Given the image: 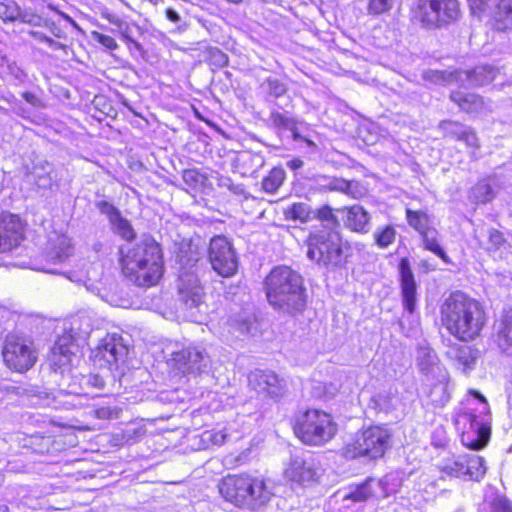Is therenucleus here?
I'll return each mask as SVG.
<instances>
[{
    "mask_svg": "<svg viewBox=\"0 0 512 512\" xmlns=\"http://www.w3.org/2000/svg\"><path fill=\"white\" fill-rule=\"evenodd\" d=\"M486 320L482 305L460 291L452 293L441 306L443 326L462 342L479 337Z\"/></svg>",
    "mask_w": 512,
    "mask_h": 512,
    "instance_id": "nucleus-1",
    "label": "nucleus"
},
{
    "mask_svg": "<svg viewBox=\"0 0 512 512\" xmlns=\"http://www.w3.org/2000/svg\"><path fill=\"white\" fill-rule=\"evenodd\" d=\"M123 275L139 287H151L163 274L160 245L149 235H143L132 247L121 248Z\"/></svg>",
    "mask_w": 512,
    "mask_h": 512,
    "instance_id": "nucleus-2",
    "label": "nucleus"
},
{
    "mask_svg": "<svg viewBox=\"0 0 512 512\" xmlns=\"http://www.w3.org/2000/svg\"><path fill=\"white\" fill-rule=\"evenodd\" d=\"M218 489L225 501L252 512L264 509L275 495L268 479L248 473L228 474Z\"/></svg>",
    "mask_w": 512,
    "mask_h": 512,
    "instance_id": "nucleus-3",
    "label": "nucleus"
},
{
    "mask_svg": "<svg viewBox=\"0 0 512 512\" xmlns=\"http://www.w3.org/2000/svg\"><path fill=\"white\" fill-rule=\"evenodd\" d=\"M264 288L269 304L279 312L293 315L306 306L303 278L289 266L274 267L264 280Z\"/></svg>",
    "mask_w": 512,
    "mask_h": 512,
    "instance_id": "nucleus-4",
    "label": "nucleus"
},
{
    "mask_svg": "<svg viewBox=\"0 0 512 512\" xmlns=\"http://www.w3.org/2000/svg\"><path fill=\"white\" fill-rule=\"evenodd\" d=\"M201 253L191 241H182L176 253V259L181 266L178 279L180 301L188 308L198 307L203 300L204 292L200 281L192 269L200 260Z\"/></svg>",
    "mask_w": 512,
    "mask_h": 512,
    "instance_id": "nucleus-5",
    "label": "nucleus"
},
{
    "mask_svg": "<svg viewBox=\"0 0 512 512\" xmlns=\"http://www.w3.org/2000/svg\"><path fill=\"white\" fill-rule=\"evenodd\" d=\"M294 432L303 443L319 446L335 436L337 425L333 422L330 414L317 409H309L297 417Z\"/></svg>",
    "mask_w": 512,
    "mask_h": 512,
    "instance_id": "nucleus-6",
    "label": "nucleus"
},
{
    "mask_svg": "<svg viewBox=\"0 0 512 512\" xmlns=\"http://www.w3.org/2000/svg\"><path fill=\"white\" fill-rule=\"evenodd\" d=\"M412 17L424 28H444L460 19V4L458 0H417Z\"/></svg>",
    "mask_w": 512,
    "mask_h": 512,
    "instance_id": "nucleus-7",
    "label": "nucleus"
},
{
    "mask_svg": "<svg viewBox=\"0 0 512 512\" xmlns=\"http://www.w3.org/2000/svg\"><path fill=\"white\" fill-rule=\"evenodd\" d=\"M307 257L324 267H338L345 262L344 251L347 243H343L338 232H318L310 234L307 239Z\"/></svg>",
    "mask_w": 512,
    "mask_h": 512,
    "instance_id": "nucleus-8",
    "label": "nucleus"
},
{
    "mask_svg": "<svg viewBox=\"0 0 512 512\" xmlns=\"http://www.w3.org/2000/svg\"><path fill=\"white\" fill-rule=\"evenodd\" d=\"M391 434L381 426H371L365 429L355 441L347 445L344 451L346 458L367 457L381 458L389 447Z\"/></svg>",
    "mask_w": 512,
    "mask_h": 512,
    "instance_id": "nucleus-9",
    "label": "nucleus"
},
{
    "mask_svg": "<svg viewBox=\"0 0 512 512\" xmlns=\"http://www.w3.org/2000/svg\"><path fill=\"white\" fill-rule=\"evenodd\" d=\"M470 393L479 400L482 406L480 414H484V417L472 413L464 415V418L470 423V430L462 434L461 441L464 446L476 451L484 448L490 438L489 406L486 398L480 392L471 390Z\"/></svg>",
    "mask_w": 512,
    "mask_h": 512,
    "instance_id": "nucleus-10",
    "label": "nucleus"
},
{
    "mask_svg": "<svg viewBox=\"0 0 512 512\" xmlns=\"http://www.w3.org/2000/svg\"><path fill=\"white\" fill-rule=\"evenodd\" d=\"M5 364L17 372H24L33 367L37 355L30 340L18 336L8 335L2 350Z\"/></svg>",
    "mask_w": 512,
    "mask_h": 512,
    "instance_id": "nucleus-11",
    "label": "nucleus"
},
{
    "mask_svg": "<svg viewBox=\"0 0 512 512\" xmlns=\"http://www.w3.org/2000/svg\"><path fill=\"white\" fill-rule=\"evenodd\" d=\"M208 258L213 270L222 277L233 276L237 271L236 252L224 236H215L211 239Z\"/></svg>",
    "mask_w": 512,
    "mask_h": 512,
    "instance_id": "nucleus-12",
    "label": "nucleus"
},
{
    "mask_svg": "<svg viewBox=\"0 0 512 512\" xmlns=\"http://www.w3.org/2000/svg\"><path fill=\"white\" fill-rule=\"evenodd\" d=\"M170 362L183 374L204 373L211 364L206 350L199 346H187L172 352Z\"/></svg>",
    "mask_w": 512,
    "mask_h": 512,
    "instance_id": "nucleus-13",
    "label": "nucleus"
},
{
    "mask_svg": "<svg viewBox=\"0 0 512 512\" xmlns=\"http://www.w3.org/2000/svg\"><path fill=\"white\" fill-rule=\"evenodd\" d=\"M72 332L73 328L59 336L51 349L49 368L55 378L59 375L64 376V373L69 370L68 367L71 362V356L74 354V349L78 347L76 342L81 335H74Z\"/></svg>",
    "mask_w": 512,
    "mask_h": 512,
    "instance_id": "nucleus-14",
    "label": "nucleus"
},
{
    "mask_svg": "<svg viewBox=\"0 0 512 512\" xmlns=\"http://www.w3.org/2000/svg\"><path fill=\"white\" fill-rule=\"evenodd\" d=\"M416 367L422 383L446 377L447 369L441 363L436 351L427 344H420L416 349Z\"/></svg>",
    "mask_w": 512,
    "mask_h": 512,
    "instance_id": "nucleus-15",
    "label": "nucleus"
},
{
    "mask_svg": "<svg viewBox=\"0 0 512 512\" xmlns=\"http://www.w3.org/2000/svg\"><path fill=\"white\" fill-rule=\"evenodd\" d=\"M128 352L127 340L117 333H111L102 339L96 357L99 358V361H104L109 369H112V366L118 368L120 364L125 363Z\"/></svg>",
    "mask_w": 512,
    "mask_h": 512,
    "instance_id": "nucleus-16",
    "label": "nucleus"
},
{
    "mask_svg": "<svg viewBox=\"0 0 512 512\" xmlns=\"http://www.w3.org/2000/svg\"><path fill=\"white\" fill-rule=\"evenodd\" d=\"M249 384L259 394L279 399L286 392V382L270 370H255L249 376Z\"/></svg>",
    "mask_w": 512,
    "mask_h": 512,
    "instance_id": "nucleus-17",
    "label": "nucleus"
},
{
    "mask_svg": "<svg viewBox=\"0 0 512 512\" xmlns=\"http://www.w3.org/2000/svg\"><path fill=\"white\" fill-rule=\"evenodd\" d=\"M319 471L320 469L311 455H293L285 470V475L291 481L307 484L317 481Z\"/></svg>",
    "mask_w": 512,
    "mask_h": 512,
    "instance_id": "nucleus-18",
    "label": "nucleus"
},
{
    "mask_svg": "<svg viewBox=\"0 0 512 512\" xmlns=\"http://www.w3.org/2000/svg\"><path fill=\"white\" fill-rule=\"evenodd\" d=\"M23 239V225L18 215L0 214V253L11 251Z\"/></svg>",
    "mask_w": 512,
    "mask_h": 512,
    "instance_id": "nucleus-19",
    "label": "nucleus"
},
{
    "mask_svg": "<svg viewBox=\"0 0 512 512\" xmlns=\"http://www.w3.org/2000/svg\"><path fill=\"white\" fill-rule=\"evenodd\" d=\"M400 290L404 309L410 314L417 305V283L408 258H402L398 265Z\"/></svg>",
    "mask_w": 512,
    "mask_h": 512,
    "instance_id": "nucleus-20",
    "label": "nucleus"
},
{
    "mask_svg": "<svg viewBox=\"0 0 512 512\" xmlns=\"http://www.w3.org/2000/svg\"><path fill=\"white\" fill-rule=\"evenodd\" d=\"M73 254L71 239L65 234L52 232L49 235L46 260L52 264L64 263Z\"/></svg>",
    "mask_w": 512,
    "mask_h": 512,
    "instance_id": "nucleus-21",
    "label": "nucleus"
},
{
    "mask_svg": "<svg viewBox=\"0 0 512 512\" xmlns=\"http://www.w3.org/2000/svg\"><path fill=\"white\" fill-rule=\"evenodd\" d=\"M336 212L341 215L344 226L354 232L367 233L370 230V214L360 205L343 207Z\"/></svg>",
    "mask_w": 512,
    "mask_h": 512,
    "instance_id": "nucleus-22",
    "label": "nucleus"
},
{
    "mask_svg": "<svg viewBox=\"0 0 512 512\" xmlns=\"http://www.w3.org/2000/svg\"><path fill=\"white\" fill-rule=\"evenodd\" d=\"M318 184L322 190L338 191L354 199L361 198L365 194V188L355 180L348 181L343 178L322 176Z\"/></svg>",
    "mask_w": 512,
    "mask_h": 512,
    "instance_id": "nucleus-23",
    "label": "nucleus"
},
{
    "mask_svg": "<svg viewBox=\"0 0 512 512\" xmlns=\"http://www.w3.org/2000/svg\"><path fill=\"white\" fill-rule=\"evenodd\" d=\"M446 356L455 361L462 372L467 373L474 368L478 350L467 345L453 344L446 351Z\"/></svg>",
    "mask_w": 512,
    "mask_h": 512,
    "instance_id": "nucleus-24",
    "label": "nucleus"
},
{
    "mask_svg": "<svg viewBox=\"0 0 512 512\" xmlns=\"http://www.w3.org/2000/svg\"><path fill=\"white\" fill-rule=\"evenodd\" d=\"M449 373L443 379H437L433 381H427L422 383L424 386V392L430 399L431 403L436 407H442L446 405L450 400L449 393Z\"/></svg>",
    "mask_w": 512,
    "mask_h": 512,
    "instance_id": "nucleus-25",
    "label": "nucleus"
},
{
    "mask_svg": "<svg viewBox=\"0 0 512 512\" xmlns=\"http://www.w3.org/2000/svg\"><path fill=\"white\" fill-rule=\"evenodd\" d=\"M495 329L498 346L503 351L512 348V308L505 311Z\"/></svg>",
    "mask_w": 512,
    "mask_h": 512,
    "instance_id": "nucleus-26",
    "label": "nucleus"
},
{
    "mask_svg": "<svg viewBox=\"0 0 512 512\" xmlns=\"http://www.w3.org/2000/svg\"><path fill=\"white\" fill-rule=\"evenodd\" d=\"M450 98L461 110L471 114L479 113L484 106L483 99L474 93L456 91L451 94Z\"/></svg>",
    "mask_w": 512,
    "mask_h": 512,
    "instance_id": "nucleus-27",
    "label": "nucleus"
},
{
    "mask_svg": "<svg viewBox=\"0 0 512 512\" xmlns=\"http://www.w3.org/2000/svg\"><path fill=\"white\" fill-rule=\"evenodd\" d=\"M238 167L243 170L244 175H254L265 164L264 156L260 153L243 151L237 157Z\"/></svg>",
    "mask_w": 512,
    "mask_h": 512,
    "instance_id": "nucleus-28",
    "label": "nucleus"
},
{
    "mask_svg": "<svg viewBox=\"0 0 512 512\" xmlns=\"http://www.w3.org/2000/svg\"><path fill=\"white\" fill-rule=\"evenodd\" d=\"M494 26L505 32L512 28V0H499L494 12Z\"/></svg>",
    "mask_w": 512,
    "mask_h": 512,
    "instance_id": "nucleus-29",
    "label": "nucleus"
},
{
    "mask_svg": "<svg viewBox=\"0 0 512 512\" xmlns=\"http://www.w3.org/2000/svg\"><path fill=\"white\" fill-rule=\"evenodd\" d=\"M498 74V70L491 65H479L467 71V79L472 85L482 86L491 83Z\"/></svg>",
    "mask_w": 512,
    "mask_h": 512,
    "instance_id": "nucleus-30",
    "label": "nucleus"
},
{
    "mask_svg": "<svg viewBox=\"0 0 512 512\" xmlns=\"http://www.w3.org/2000/svg\"><path fill=\"white\" fill-rule=\"evenodd\" d=\"M423 246L426 250L440 257L445 263H450V258L443 250L438 241L439 232L433 226L420 234Z\"/></svg>",
    "mask_w": 512,
    "mask_h": 512,
    "instance_id": "nucleus-31",
    "label": "nucleus"
},
{
    "mask_svg": "<svg viewBox=\"0 0 512 512\" xmlns=\"http://www.w3.org/2000/svg\"><path fill=\"white\" fill-rule=\"evenodd\" d=\"M284 214L287 219L300 221L301 223H307L308 221L315 219L314 210L309 204L304 202L291 204L285 209Z\"/></svg>",
    "mask_w": 512,
    "mask_h": 512,
    "instance_id": "nucleus-32",
    "label": "nucleus"
},
{
    "mask_svg": "<svg viewBox=\"0 0 512 512\" xmlns=\"http://www.w3.org/2000/svg\"><path fill=\"white\" fill-rule=\"evenodd\" d=\"M466 479L479 481L486 473L485 461L476 454L465 455Z\"/></svg>",
    "mask_w": 512,
    "mask_h": 512,
    "instance_id": "nucleus-33",
    "label": "nucleus"
},
{
    "mask_svg": "<svg viewBox=\"0 0 512 512\" xmlns=\"http://www.w3.org/2000/svg\"><path fill=\"white\" fill-rule=\"evenodd\" d=\"M496 194L497 188L491 183V179L479 181L472 189V197L478 203H488L495 198Z\"/></svg>",
    "mask_w": 512,
    "mask_h": 512,
    "instance_id": "nucleus-34",
    "label": "nucleus"
},
{
    "mask_svg": "<svg viewBox=\"0 0 512 512\" xmlns=\"http://www.w3.org/2000/svg\"><path fill=\"white\" fill-rule=\"evenodd\" d=\"M269 120L274 128L291 131L294 140L302 139L300 134L297 132L296 121L293 118L278 111H273L269 116Z\"/></svg>",
    "mask_w": 512,
    "mask_h": 512,
    "instance_id": "nucleus-35",
    "label": "nucleus"
},
{
    "mask_svg": "<svg viewBox=\"0 0 512 512\" xmlns=\"http://www.w3.org/2000/svg\"><path fill=\"white\" fill-rule=\"evenodd\" d=\"M286 172L282 167H274L262 180V189L266 193L274 194L283 184Z\"/></svg>",
    "mask_w": 512,
    "mask_h": 512,
    "instance_id": "nucleus-36",
    "label": "nucleus"
},
{
    "mask_svg": "<svg viewBox=\"0 0 512 512\" xmlns=\"http://www.w3.org/2000/svg\"><path fill=\"white\" fill-rule=\"evenodd\" d=\"M406 219L408 224L413 227L419 234H422L432 227L429 215L423 211L407 209Z\"/></svg>",
    "mask_w": 512,
    "mask_h": 512,
    "instance_id": "nucleus-37",
    "label": "nucleus"
},
{
    "mask_svg": "<svg viewBox=\"0 0 512 512\" xmlns=\"http://www.w3.org/2000/svg\"><path fill=\"white\" fill-rule=\"evenodd\" d=\"M13 22L20 21L22 23L34 26L41 27L46 25L47 21L44 20L40 15L35 13L31 8L22 9L16 3V13H13Z\"/></svg>",
    "mask_w": 512,
    "mask_h": 512,
    "instance_id": "nucleus-38",
    "label": "nucleus"
},
{
    "mask_svg": "<svg viewBox=\"0 0 512 512\" xmlns=\"http://www.w3.org/2000/svg\"><path fill=\"white\" fill-rule=\"evenodd\" d=\"M113 232L121 238L130 241L135 237V232L130 222L121 213L110 222Z\"/></svg>",
    "mask_w": 512,
    "mask_h": 512,
    "instance_id": "nucleus-39",
    "label": "nucleus"
},
{
    "mask_svg": "<svg viewBox=\"0 0 512 512\" xmlns=\"http://www.w3.org/2000/svg\"><path fill=\"white\" fill-rule=\"evenodd\" d=\"M261 88L267 93L269 98L277 99L287 93V85L281 80L268 77L261 84Z\"/></svg>",
    "mask_w": 512,
    "mask_h": 512,
    "instance_id": "nucleus-40",
    "label": "nucleus"
},
{
    "mask_svg": "<svg viewBox=\"0 0 512 512\" xmlns=\"http://www.w3.org/2000/svg\"><path fill=\"white\" fill-rule=\"evenodd\" d=\"M465 461V455H460L456 459L446 462L442 471L450 476L466 479Z\"/></svg>",
    "mask_w": 512,
    "mask_h": 512,
    "instance_id": "nucleus-41",
    "label": "nucleus"
},
{
    "mask_svg": "<svg viewBox=\"0 0 512 512\" xmlns=\"http://www.w3.org/2000/svg\"><path fill=\"white\" fill-rule=\"evenodd\" d=\"M371 482L372 480L368 479L362 484L358 485L354 490L345 496V499H350L353 502H364L368 500L373 495Z\"/></svg>",
    "mask_w": 512,
    "mask_h": 512,
    "instance_id": "nucleus-42",
    "label": "nucleus"
},
{
    "mask_svg": "<svg viewBox=\"0 0 512 512\" xmlns=\"http://www.w3.org/2000/svg\"><path fill=\"white\" fill-rule=\"evenodd\" d=\"M25 392L29 397L37 399V401L34 402L35 404L49 406L54 400L51 392L39 386H29L25 389Z\"/></svg>",
    "mask_w": 512,
    "mask_h": 512,
    "instance_id": "nucleus-43",
    "label": "nucleus"
},
{
    "mask_svg": "<svg viewBox=\"0 0 512 512\" xmlns=\"http://www.w3.org/2000/svg\"><path fill=\"white\" fill-rule=\"evenodd\" d=\"M439 128L443 131L445 137L454 138L458 141L461 140L467 129L464 125L453 121H442L439 124Z\"/></svg>",
    "mask_w": 512,
    "mask_h": 512,
    "instance_id": "nucleus-44",
    "label": "nucleus"
},
{
    "mask_svg": "<svg viewBox=\"0 0 512 512\" xmlns=\"http://www.w3.org/2000/svg\"><path fill=\"white\" fill-rule=\"evenodd\" d=\"M396 230L392 226L377 229L374 233L375 243L380 248H387L395 240Z\"/></svg>",
    "mask_w": 512,
    "mask_h": 512,
    "instance_id": "nucleus-45",
    "label": "nucleus"
},
{
    "mask_svg": "<svg viewBox=\"0 0 512 512\" xmlns=\"http://www.w3.org/2000/svg\"><path fill=\"white\" fill-rule=\"evenodd\" d=\"M27 177L29 181H33L39 189H49L54 183L49 172L42 173L39 169H34Z\"/></svg>",
    "mask_w": 512,
    "mask_h": 512,
    "instance_id": "nucleus-46",
    "label": "nucleus"
},
{
    "mask_svg": "<svg viewBox=\"0 0 512 512\" xmlns=\"http://www.w3.org/2000/svg\"><path fill=\"white\" fill-rule=\"evenodd\" d=\"M315 219H318L324 223H326L329 227H337L339 226L338 217L333 213V210L330 206L325 205L317 210H314Z\"/></svg>",
    "mask_w": 512,
    "mask_h": 512,
    "instance_id": "nucleus-47",
    "label": "nucleus"
},
{
    "mask_svg": "<svg viewBox=\"0 0 512 512\" xmlns=\"http://www.w3.org/2000/svg\"><path fill=\"white\" fill-rule=\"evenodd\" d=\"M208 60L210 65L216 68H222L228 64V56L216 47L208 50Z\"/></svg>",
    "mask_w": 512,
    "mask_h": 512,
    "instance_id": "nucleus-48",
    "label": "nucleus"
},
{
    "mask_svg": "<svg viewBox=\"0 0 512 512\" xmlns=\"http://www.w3.org/2000/svg\"><path fill=\"white\" fill-rule=\"evenodd\" d=\"M95 207L101 214L108 217L109 223L121 213L118 208L106 200L96 201Z\"/></svg>",
    "mask_w": 512,
    "mask_h": 512,
    "instance_id": "nucleus-49",
    "label": "nucleus"
},
{
    "mask_svg": "<svg viewBox=\"0 0 512 512\" xmlns=\"http://www.w3.org/2000/svg\"><path fill=\"white\" fill-rule=\"evenodd\" d=\"M13 13H16V2L6 0L0 2V20L3 22H13Z\"/></svg>",
    "mask_w": 512,
    "mask_h": 512,
    "instance_id": "nucleus-50",
    "label": "nucleus"
},
{
    "mask_svg": "<svg viewBox=\"0 0 512 512\" xmlns=\"http://www.w3.org/2000/svg\"><path fill=\"white\" fill-rule=\"evenodd\" d=\"M392 7V0H370L368 12L372 15H379L388 11Z\"/></svg>",
    "mask_w": 512,
    "mask_h": 512,
    "instance_id": "nucleus-51",
    "label": "nucleus"
},
{
    "mask_svg": "<svg viewBox=\"0 0 512 512\" xmlns=\"http://www.w3.org/2000/svg\"><path fill=\"white\" fill-rule=\"evenodd\" d=\"M487 234L489 240V250H498L505 243L504 235L499 230L490 228L488 229Z\"/></svg>",
    "mask_w": 512,
    "mask_h": 512,
    "instance_id": "nucleus-52",
    "label": "nucleus"
},
{
    "mask_svg": "<svg viewBox=\"0 0 512 512\" xmlns=\"http://www.w3.org/2000/svg\"><path fill=\"white\" fill-rule=\"evenodd\" d=\"M491 505L494 512H512V502L506 496H496Z\"/></svg>",
    "mask_w": 512,
    "mask_h": 512,
    "instance_id": "nucleus-53",
    "label": "nucleus"
},
{
    "mask_svg": "<svg viewBox=\"0 0 512 512\" xmlns=\"http://www.w3.org/2000/svg\"><path fill=\"white\" fill-rule=\"evenodd\" d=\"M183 181L190 187H195L202 182L203 176L196 169H185L182 175Z\"/></svg>",
    "mask_w": 512,
    "mask_h": 512,
    "instance_id": "nucleus-54",
    "label": "nucleus"
},
{
    "mask_svg": "<svg viewBox=\"0 0 512 512\" xmlns=\"http://www.w3.org/2000/svg\"><path fill=\"white\" fill-rule=\"evenodd\" d=\"M203 436L205 440L220 446L225 443L228 435L224 431H205Z\"/></svg>",
    "mask_w": 512,
    "mask_h": 512,
    "instance_id": "nucleus-55",
    "label": "nucleus"
},
{
    "mask_svg": "<svg viewBox=\"0 0 512 512\" xmlns=\"http://www.w3.org/2000/svg\"><path fill=\"white\" fill-rule=\"evenodd\" d=\"M94 415L98 419L108 420L118 417V412L116 409H112L111 407H99L94 410Z\"/></svg>",
    "mask_w": 512,
    "mask_h": 512,
    "instance_id": "nucleus-56",
    "label": "nucleus"
},
{
    "mask_svg": "<svg viewBox=\"0 0 512 512\" xmlns=\"http://www.w3.org/2000/svg\"><path fill=\"white\" fill-rule=\"evenodd\" d=\"M460 141L465 142V144L469 147H473L475 149H478L480 147L478 137L476 136V133L471 130L470 128H467L461 138Z\"/></svg>",
    "mask_w": 512,
    "mask_h": 512,
    "instance_id": "nucleus-57",
    "label": "nucleus"
},
{
    "mask_svg": "<svg viewBox=\"0 0 512 512\" xmlns=\"http://www.w3.org/2000/svg\"><path fill=\"white\" fill-rule=\"evenodd\" d=\"M96 39L101 45H103L104 47H106L110 50L117 48V43H116L115 39L109 35L97 33Z\"/></svg>",
    "mask_w": 512,
    "mask_h": 512,
    "instance_id": "nucleus-58",
    "label": "nucleus"
},
{
    "mask_svg": "<svg viewBox=\"0 0 512 512\" xmlns=\"http://www.w3.org/2000/svg\"><path fill=\"white\" fill-rule=\"evenodd\" d=\"M22 97L27 103H29L30 105H32L35 108H44L45 107L43 101L34 93L24 92V93H22Z\"/></svg>",
    "mask_w": 512,
    "mask_h": 512,
    "instance_id": "nucleus-59",
    "label": "nucleus"
},
{
    "mask_svg": "<svg viewBox=\"0 0 512 512\" xmlns=\"http://www.w3.org/2000/svg\"><path fill=\"white\" fill-rule=\"evenodd\" d=\"M9 74L17 81L24 82L27 78V74L18 67L15 63L8 66Z\"/></svg>",
    "mask_w": 512,
    "mask_h": 512,
    "instance_id": "nucleus-60",
    "label": "nucleus"
},
{
    "mask_svg": "<svg viewBox=\"0 0 512 512\" xmlns=\"http://www.w3.org/2000/svg\"><path fill=\"white\" fill-rule=\"evenodd\" d=\"M253 326V322L249 318H243L237 320V330L241 334H248L251 332Z\"/></svg>",
    "mask_w": 512,
    "mask_h": 512,
    "instance_id": "nucleus-61",
    "label": "nucleus"
},
{
    "mask_svg": "<svg viewBox=\"0 0 512 512\" xmlns=\"http://www.w3.org/2000/svg\"><path fill=\"white\" fill-rule=\"evenodd\" d=\"M88 383L91 386L99 388V389H101L105 386V381H104L103 377H101L100 375H97V374L90 375L88 378Z\"/></svg>",
    "mask_w": 512,
    "mask_h": 512,
    "instance_id": "nucleus-62",
    "label": "nucleus"
},
{
    "mask_svg": "<svg viewBox=\"0 0 512 512\" xmlns=\"http://www.w3.org/2000/svg\"><path fill=\"white\" fill-rule=\"evenodd\" d=\"M339 391L338 385L334 383H325L324 384V392L327 396L333 397Z\"/></svg>",
    "mask_w": 512,
    "mask_h": 512,
    "instance_id": "nucleus-63",
    "label": "nucleus"
},
{
    "mask_svg": "<svg viewBox=\"0 0 512 512\" xmlns=\"http://www.w3.org/2000/svg\"><path fill=\"white\" fill-rule=\"evenodd\" d=\"M165 14L171 22L178 23L181 21L180 15L172 8H167Z\"/></svg>",
    "mask_w": 512,
    "mask_h": 512,
    "instance_id": "nucleus-64",
    "label": "nucleus"
}]
</instances>
